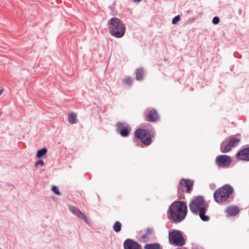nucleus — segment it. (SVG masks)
<instances>
[{
    "mask_svg": "<svg viewBox=\"0 0 249 249\" xmlns=\"http://www.w3.org/2000/svg\"><path fill=\"white\" fill-rule=\"evenodd\" d=\"M135 136L141 140V142L145 145H149L152 142L151 137L149 132L143 129H138L135 132Z\"/></svg>",
    "mask_w": 249,
    "mask_h": 249,
    "instance_id": "obj_5",
    "label": "nucleus"
},
{
    "mask_svg": "<svg viewBox=\"0 0 249 249\" xmlns=\"http://www.w3.org/2000/svg\"><path fill=\"white\" fill-rule=\"evenodd\" d=\"M124 249H142L141 246L137 242L127 239L124 243Z\"/></svg>",
    "mask_w": 249,
    "mask_h": 249,
    "instance_id": "obj_11",
    "label": "nucleus"
},
{
    "mask_svg": "<svg viewBox=\"0 0 249 249\" xmlns=\"http://www.w3.org/2000/svg\"><path fill=\"white\" fill-rule=\"evenodd\" d=\"M142 0H132V1L133 2H139L141 1Z\"/></svg>",
    "mask_w": 249,
    "mask_h": 249,
    "instance_id": "obj_27",
    "label": "nucleus"
},
{
    "mask_svg": "<svg viewBox=\"0 0 249 249\" xmlns=\"http://www.w3.org/2000/svg\"><path fill=\"white\" fill-rule=\"evenodd\" d=\"M215 163L219 168H226L230 166L232 162L231 157L227 155H220L215 158Z\"/></svg>",
    "mask_w": 249,
    "mask_h": 249,
    "instance_id": "obj_8",
    "label": "nucleus"
},
{
    "mask_svg": "<svg viewBox=\"0 0 249 249\" xmlns=\"http://www.w3.org/2000/svg\"><path fill=\"white\" fill-rule=\"evenodd\" d=\"M187 213L186 204L181 201L174 202L170 206L168 211V219L172 223L182 221L186 217Z\"/></svg>",
    "mask_w": 249,
    "mask_h": 249,
    "instance_id": "obj_1",
    "label": "nucleus"
},
{
    "mask_svg": "<svg viewBox=\"0 0 249 249\" xmlns=\"http://www.w3.org/2000/svg\"><path fill=\"white\" fill-rule=\"evenodd\" d=\"M136 79L138 81L143 80V70L142 68L137 69L135 71Z\"/></svg>",
    "mask_w": 249,
    "mask_h": 249,
    "instance_id": "obj_16",
    "label": "nucleus"
},
{
    "mask_svg": "<svg viewBox=\"0 0 249 249\" xmlns=\"http://www.w3.org/2000/svg\"><path fill=\"white\" fill-rule=\"evenodd\" d=\"M146 236H147L146 235H143L142 236V238L146 237Z\"/></svg>",
    "mask_w": 249,
    "mask_h": 249,
    "instance_id": "obj_28",
    "label": "nucleus"
},
{
    "mask_svg": "<svg viewBox=\"0 0 249 249\" xmlns=\"http://www.w3.org/2000/svg\"><path fill=\"white\" fill-rule=\"evenodd\" d=\"M193 185V182L189 179H182L178 186V194H181L184 192L190 193Z\"/></svg>",
    "mask_w": 249,
    "mask_h": 249,
    "instance_id": "obj_9",
    "label": "nucleus"
},
{
    "mask_svg": "<svg viewBox=\"0 0 249 249\" xmlns=\"http://www.w3.org/2000/svg\"><path fill=\"white\" fill-rule=\"evenodd\" d=\"M52 190L55 194L57 195H60V193L59 191V189L56 186L53 185L52 187Z\"/></svg>",
    "mask_w": 249,
    "mask_h": 249,
    "instance_id": "obj_23",
    "label": "nucleus"
},
{
    "mask_svg": "<svg viewBox=\"0 0 249 249\" xmlns=\"http://www.w3.org/2000/svg\"><path fill=\"white\" fill-rule=\"evenodd\" d=\"M47 149L46 148H43L37 152V157L40 158L46 154Z\"/></svg>",
    "mask_w": 249,
    "mask_h": 249,
    "instance_id": "obj_21",
    "label": "nucleus"
},
{
    "mask_svg": "<svg viewBox=\"0 0 249 249\" xmlns=\"http://www.w3.org/2000/svg\"><path fill=\"white\" fill-rule=\"evenodd\" d=\"M122 227L121 223L119 221H116L113 226V229L114 231L118 232L121 231Z\"/></svg>",
    "mask_w": 249,
    "mask_h": 249,
    "instance_id": "obj_20",
    "label": "nucleus"
},
{
    "mask_svg": "<svg viewBox=\"0 0 249 249\" xmlns=\"http://www.w3.org/2000/svg\"><path fill=\"white\" fill-rule=\"evenodd\" d=\"M123 84L125 85L130 86L133 82V78L131 76H127L122 79Z\"/></svg>",
    "mask_w": 249,
    "mask_h": 249,
    "instance_id": "obj_19",
    "label": "nucleus"
},
{
    "mask_svg": "<svg viewBox=\"0 0 249 249\" xmlns=\"http://www.w3.org/2000/svg\"><path fill=\"white\" fill-rule=\"evenodd\" d=\"M0 93H2L3 92H4L5 90L4 89L2 88L1 89H0Z\"/></svg>",
    "mask_w": 249,
    "mask_h": 249,
    "instance_id": "obj_26",
    "label": "nucleus"
},
{
    "mask_svg": "<svg viewBox=\"0 0 249 249\" xmlns=\"http://www.w3.org/2000/svg\"><path fill=\"white\" fill-rule=\"evenodd\" d=\"M240 140L233 136L229 138L228 142L225 143L223 142L221 144L220 150L223 153H227L230 151L232 148L235 147L239 143Z\"/></svg>",
    "mask_w": 249,
    "mask_h": 249,
    "instance_id": "obj_7",
    "label": "nucleus"
},
{
    "mask_svg": "<svg viewBox=\"0 0 249 249\" xmlns=\"http://www.w3.org/2000/svg\"><path fill=\"white\" fill-rule=\"evenodd\" d=\"M180 20V17L179 15L175 16L172 19V23L173 24H176Z\"/></svg>",
    "mask_w": 249,
    "mask_h": 249,
    "instance_id": "obj_22",
    "label": "nucleus"
},
{
    "mask_svg": "<svg viewBox=\"0 0 249 249\" xmlns=\"http://www.w3.org/2000/svg\"><path fill=\"white\" fill-rule=\"evenodd\" d=\"M225 212L228 216H234L239 213V210L238 207L231 206L226 209Z\"/></svg>",
    "mask_w": 249,
    "mask_h": 249,
    "instance_id": "obj_15",
    "label": "nucleus"
},
{
    "mask_svg": "<svg viewBox=\"0 0 249 249\" xmlns=\"http://www.w3.org/2000/svg\"><path fill=\"white\" fill-rule=\"evenodd\" d=\"M108 29L110 34L116 38H121L125 34L126 27L120 19L112 18L108 21Z\"/></svg>",
    "mask_w": 249,
    "mask_h": 249,
    "instance_id": "obj_3",
    "label": "nucleus"
},
{
    "mask_svg": "<svg viewBox=\"0 0 249 249\" xmlns=\"http://www.w3.org/2000/svg\"><path fill=\"white\" fill-rule=\"evenodd\" d=\"M233 191V188L230 185H225L214 192V200L218 203L224 202L227 200Z\"/></svg>",
    "mask_w": 249,
    "mask_h": 249,
    "instance_id": "obj_4",
    "label": "nucleus"
},
{
    "mask_svg": "<svg viewBox=\"0 0 249 249\" xmlns=\"http://www.w3.org/2000/svg\"><path fill=\"white\" fill-rule=\"evenodd\" d=\"M144 249H160V245L158 243L147 244L144 247Z\"/></svg>",
    "mask_w": 249,
    "mask_h": 249,
    "instance_id": "obj_18",
    "label": "nucleus"
},
{
    "mask_svg": "<svg viewBox=\"0 0 249 249\" xmlns=\"http://www.w3.org/2000/svg\"><path fill=\"white\" fill-rule=\"evenodd\" d=\"M164 61H167V59H166V58H164Z\"/></svg>",
    "mask_w": 249,
    "mask_h": 249,
    "instance_id": "obj_29",
    "label": "nucleus"
},
{
    "mask_svg": "<svg viewBox=\"0 0 249 249\" xmlns=\"http://www.w3.org/2000/svg\"><path fill=\"white\" fill-rule=\"evenodd\" d=\"M189 208L193 213H198L202 220L208 221L209 220V217L205 215L208 205L202 196H197L194 197L189 204Z\"/></svg>",
    "mask_w": 249,
    "mask_h": 249,
    "instance_id": "obj_2",
    "label": "nucleus"
},
{
    "mask_svg": "<svg viewBox=\"0 0 249 249\" xmlns=\"http://www.w3.org/2000/svg\"><path fill=\"white\" fill-rule=\"evenodd\" d=\"M220 21L219 18L217 17H214L212 20V23L213 24H217Z\"/></svg>",
    "mask_w": 249,
    "mask_h": 249,
    "instance_id": "obj_24",
    "label": "nucleus"
},
{
    "mask_svg": "<svg viewBox=\"0 0 249 249\" xmlns=\"http://www.w3.org/2000/svg\"><path fill=\"white\" fill-rule=\"evenodd\" d=\"M0 249H1L0 248Z\"/></svg>",
    "mask_w": 249,
    "mask_h": 249,
    "instance_id": "obj_30",
    "label": "nucleus"
},
{
    "mask_svg": "<svg viewBox=\"0 0 249 249\" xmlns=\"http://www.w3.org/2000/svg\"><path fill=\"white\" fill-rule=\"evenodd\" d=\"M159 119V116L156 110L152 109L147 111L145 120L148 122H155Z\"/></svg>",
    "mask_w": 249,
    "mask_h": 249,
    "instance_id": "obj_12",
    "label": "nucleus"
},
{
    "mask_svg": "<svg viewBox=\"0 0 249 249\" xmlns=\"http://www.w3.org/2000/svg\"><path fill=\"white\" fill-rule=\"evenodd\" d=\"M43 164H44V161L42 160H39L36 162V166L39 165H40L41 166H43Z\"/></svg>",
    "mask_w": 249,
    "mask_h": 249,
    "instance_id": "obj_25",
    "label": "nucleus"
},
{
    "mask_svg": "<svg viewBox=\"0 0 249 249\" xmlns=\"http://www.w3.org/2000/svg\"><path fill=\"white\" fill-rule=\"evenodd\" d=\"M117 130L122 136L125 137L128 136L130 128L128 125L120 123L117 124Z\"/></svg>",
    "mask_w": 249,
    "mask_h": 249,
    "instance_id": "obj_10",
    "label": "nucleus"
},
{
    "mask_svg": "<svg viewBox=\"0 0 249 249\" xmlns=\"http://www.w3.org/2000/svg\"><path fill=\"white\" fill-rule=\"evenodd\" d=\"M76 117L77 115L75 113H70L68 116V122L71 124L76 123Z\"/></svg>",
    "mask_w": 249,
    "mask_h": 249,
    "instance_id": "obj_17",
    "label": "nucleus"
},
{
    "mask_svg": "<svg viewBox=\"0 0 249 249\" xmlns=\"http://www.w3.org/2000/svg\"><path fill=\"white\" fill-rule=\"evenodd\" d=\"M71 212L77 217L83 219L85 222H88V219L87 216L79 209L74 206L69 207Z\"/></svg>",
    "mask_w": 249,
    "mask_h": 249,
    "instance_id": "obj_13",
    "label": "nucleus"
},
{
    "mask_svg": "<svg viewBox=\"0 0 249 249\" xmlns=\"http://www.w3.org/2000/svg\"><path fill=\"white\" fill-rule=\"evenodd\" d=\"M169 241L170 243L178 246H182L185 243L181 232L176 230L169 232Z\"/></svg>",
    "mask_w": 249,
    "mask_h": 249,
    "instance_id": "obj_6",
    "label": "nucleus"
},
{
    "mask_svg": "<svg viewBox=\"0 0 249 249\" xmlns=\"http://www.w3.org/2000/svg\"><path fill=\"white\" fill-rule=\"evenodd\" d=\"M237 157L240 160H249V148H246L239 151L237 154Z\"/></svg>",
    "mask_w": 249,
    "mask_h": 249,
    "instance_id": "obj_14",
    "label": "nucleus"
}]
</instances>
